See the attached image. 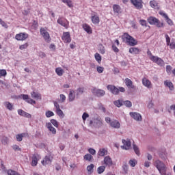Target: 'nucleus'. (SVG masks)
<instances>
[{
  "mask_svg": "<svg viewBox=\"0 0 175 175\" xmlns=\"http://www.w3.org/2000/svg\"><path fill=\"white\" fill-rule=\"evenodd\" d=\"M122 39L123 42L127 43L129 46H136L137 44V40L134 39V38L129 35L128 33H124L122 36Z\"/></svg>",
  "mask_w": 175,
  "mask_h": 175,
  "instance_id": "nucleus-1",
  "label": "nucleus"
},
{
  "mask_svg": "<svg viewBox=\"0 0 175 175\" xmlns=\"http://www.w3.org/2000/svg\"><path fill=\"white\" fill-rule=\"evenodd\" d=\"M154 166L159 170L161 175H166V170H167V168L163 162L160 160H157L154 162Z\"/></svg>",
  "mask_w": 175,
  "mask_h": 175,
  "instance_id": "nucleus-2",
  "label": "nucleus"
},
{
  "mask_svg": "<svg viewBox=\"0 0 175 175\" xmlns=\"http://www.w3.org/2000/svg\"><path fill=\"white\" fill-rule=\"evenodd\" d=\"M107 88L113 95H118L120 92H125V88L124 87L117 88L114 85H108Z\"/></svg>",
  "mask_w": 175,
  "mask_h": 175,
  "instance_id": "nucleus-3",
  "label": "nucleus"
},
{
  "mask_svg": "<svg viewBox=\"0 0 175 175\" xmlns=\"http://www.w3.org/2000/svg\"><path fill=\"white\" fill-rule=\"evenodd\" d=\"M148 23L150 24V25H156L157 28H163L165 27V24L159 21V19L154 17L150 16L148 18Z\"/></svg>",
  "mask_w": 175,
  "mask_h": 175,
  "instance_id": "nucleus-4",
  "label": "nucleus"
},
{
  "mask_svg": "<svg viewBox=\"0 0 175 175\" xmlns=\"http://www.w3.org/2000/svg\"><path fill=\"white\" fill-rule=\"evenodd\" d=\"M105 122H107V124H109L110 126H111V128H113L114 129H120L121 128V124L120 123V122H118V120H111V118H110L109 117L105 118Z\"/></svg>",
  "mask_w": 175,
  "mask_h": 175,
  "instance_id": "nucleus-5",
  "label": "nucleus"
},
{
  "mask_svg": "<svg viewBox=\"0 0 175 175\" xmlns=\"http://www.w3.org/2000/svg\"><path fill=\"white\" fill-rule=\"evenodd\" d=\"M40 32L42 38H44V40H45V42H46V43H50V42H51V38H50V33H48L47 30H46L43 27H41L40 29Z\"/></svg>",
  "mask_w": 175,
  "mask_h": 175,
  "instance_id": "nucleus-6",
  "label": "nucleus"
},
{
  "mask_svg": "<svg viewBox=\"0 0 175 175\" xmlns=\"http://www.w3.org/2000/svg\"><path fill=\"white\" fill-rule=\"evenodd\" d=\"M130 1L131 5H133L138 10L143 9V0H130Z\"/></svg>",
  "mask_w": 175,
  "mask_h": 175,
  "instance_id": "nucleus-7",
  "label": "nucleus"
},
{
  "mask_svg": "<svg viewBox=\"0 0 175 175\" xmlns=\"http://www.w3.org/2000/svg\"><path fill=\"white\" fill-rule=\"evenodd\" d=\"M150 61H152V62H154V64L159 65V66H162L163 64H165L163 59H162L161 57H158V56H152L150 57Z\"/></svg>",
  "mask_w": 175,
  "mask_h": 175,
  "instance_id": "nucleus-8",
  "label": "nucleus"
},
{
  "mask_svg": "<svg viewBox=\"0 0 175 175\" xmlns=\"http://www.w3.org/2000/svg\"><path fill=\"white\" fill-rule=\"evenodd\" d=\"M28 36L29 35L27 33H19L18 34H16L15 39L20 42H24V40L28 39Z\"/></svg>",
  "mask_w": 175,
  "mask_h": 175,
  "instance_id": "nucleus-9",
  "label": "nucleus"
},
{
  "mask_svg": "<svg viewBox=\"0 0 175 175\" xmlns=\"http://www.w3.org/2000/svg\"><path fill=\"white\" fill-rule=\"evenodd\" d=\"M62 40L64 43H70L72 42V38L70 37V33L69 31L64 32L62 36Z\"/></svg>",
  "mask_w": 175,
  "mask_h": 175,
  "instance_id": "nucleus-10",
  "label": "nucleus"
},
{
  "mask_svg": "<svg viewBox=\"0 0 175 175\" xmlns=\"http://www.w3.org/2000/svg\"><path fill=\"white\" fill-rule=\"evenodd\" d=\"M122 143H123V146H121V148H122V150H130L131 147L132 146V142H131V139H122Z\"/></svg>",
  "mask_w": 175,
  "mask_h": 175,
  "instance_id": "nucleus-11",
  "label": "nucleus"
},
{
  "mask_svg": "<svg viewBox=\"0 0 175 175\" xmlns=\"http://www.w3.org/2000/svg\"><path fill=\"white\" fill-rule=\"evenodd\" d=\"M51 162H53V157L51 155L45 156L43 160L41 161L42 165L43 166H46L47 165H51Z\"/></svg>",
  "mask_w": 175,
  "mask_h": 175,
  "instance_id": "nucleus-12",
  "label": "nucleus"
},
{
  "mask_svg": "<svg viewBox=\"0 0 175 175\" xmlns=\"http://www.w3.org/2000/svg\"><path fill=\"white\" fill-rule=\"evenodd\" d=\"M57 24H59V25H62V27H64V28L68 29V25H69V22H68V20H66L64 17H59L57 19Z\"/></svg>",
  "mask_w": 175,
  "mask_h": 175,
  "instance_id": "nucleus-13",
  "label": "nucleus"
},
{
  "mask_svg": "<svg viewBox=\"0 0 175 175\" xmlns=\"http://www.w3.org/2000/svg\"><path fill=\"white\" fill-rule=\"evenodd\" d=\"M21 96H22L23 100H26L27 103H29L30 105H36V101L32 98H29L28 94H21Z\"/></svg>",
  "mask_w": 175,
  "mask_h": 175,
  "instance_id": "nucleus-14",
  "label": "nucleus"
},
{
  "mask_svg": "<svg viewBox=\"0 0 175 175\" xmlns=\"http://www.w3.org/2000/svg\"><path fill=\"white\" fill-rule=\"evenodd\" d=\"M92 92L96 95V96H103L105 94V90L100 89L93 88Z\"/></svg>",
  "mask_w": 175,
  "mask_h": 175,
  "instance_id": "nucleus-15",
  "label": "nucleus"
},
{
  "mask_svg": "<svg viewBox=\"0 0 175 175\" xmlns=\"http://www.w3.org/2000/svg\"><path fill=\"white\" fill-rule=\"evenodd\" d=\"M142 84L144 85V87H146V88H152V83L146 77L142 79Z\"/></svg>",
  "mask_w": 175,
  "mask_h": 175,
  "instance_id": "nucleus-16",
  "label": "nucleus"
},
{
  "mask_svg": "<svg viewBox=\"0 0 175 175\" xmlns=\"http://www.w3.org/2000/svg\"><path fill=\"white\" fill-rule=\"evenodd\" d=\"M40 155L38 154H33L32 157L31 166H36L38 165V161L40 159Z\"/></svg>",
  "mask_w": 175,
  "mask_h": 175,
  "instance_id": "nucleus-17",
  "label": "nucleus"
},
{
  "mask_svg": "<svg viewBox=\"0 0 175 175\" xmlns=\"http://www.w3.org/2000/svg\"><path fill=\"white\" fill-rule=\"evenodd\" d=\"M124 83L126 87H128V88H131L132 90H135V85H133V82L129 78H126L124 79Z\"/></svg>",
  "mask_w": 175,
  "mask_h": 175,
  "instance_id": "nucleus-18",
  "label": "nucleus"
},
{
  "mask_svg": "<svg viewBox=\"0 0 175 175\" xmlns=\"http://www.w3.org/2000/svg\"><path fill=\"white\" fill-rule=\"evenodd\" d=\"M131 117L135 120V121H142V115L140 113L136 112H131L130 113Z\"/></svg>",
  "mask_w": 175,
  "mask_h": 175,
  "instance_id": "nucleus-19",
  "label": "nucleus"
},
{
  "mask_svg": "<svg viewBox=\"0 0 175 175\" xmlns=\"http://www.w3.org/2000/svg\"><path fill=\"white\" fill-rule=\"evenodd\" d=\"M46 126L50 132H51L52 135H56L57 133V129L53 126V124H51L50 122L46 123Z\"/></svg>",
  "mask_w": 175,
  "mask_h": 175,
  "instance_id": "nucleus-20",
  "label": "nucleus"
},
{
  "mask_svg": "<svg viewBox=\"0 0 175 175\" xmlns=\"http://www.w3.org/2000/svg\"><path fill=\"white\" fill-rule=\"evenodd\" d=\"M104 163L106 166H111L113 165V160L109 156H106L104 158Z\"/></svg>",
  "mask_w": 175,
  "mask_h": 175,
  "instance_id": "nucleus-21",
  "label": "nucleus"
},
{
  "mask_svg": "<svg viewBox=\"0 0 175 175\" xmlns=\"http://www.w3.org/2000/svg\"><path fill=\"white\" fill-rule=\"evenodd\" d=\"M91 20L92 23L94 25H98L99 23H100V19H99V16L97 15H93L91 16Z\"/></svg>",
  "mask_w": 175,
  "mask_h": 175,
  "instance_id": "nucleus-22",
  "label": "nucleus"
},
{
  "mask_svg": "<svg viewBox=\"0 0 175 175\" xmlns=\"http://www.w3.org/2000/svg\"><path fill=\"white\" fill-rule=\"evenodd\" d=\"M82 27L83 28L84 31L87 32V33L91 34L92 33V29L91 28V26H90L87 23H84L82 25Z\"/></svg>",
  "mask_w": 175,
  "mask_h": 175,
  "instance_id": "nucleus-23",
  "label": "nucleus"
},
{
  "mask_svg": "<svg viewBox=\"0 0 175 175\" xmlns=\"http://www.w3.org/2000/svg\"><path fill=\"white\" fill-rule=\"evenodd\" d=\"M76 98V94H75V90H70V93L68 95V99L70 102H73L75 100V98Z\"/></svg>",
  "mask_w": 175,
  "mask_h": 175,
  "instance_id": "nucleus-24",
  "label": "nucleus"
},
{
  "mask_svg": "<svg viewBox=\"0 0 175 175\" xmlns=\"http://www.w3.org/2000/svg\"><path fill=\"white\" fill-rule=\"evenodd\" d=\"M113 10L115 13H117V14H120V13H121V6L118 4H114L113 5Z\"/></svg>",
  "mask_w": 175,
  "mask_h": 175,
  "instance_id": "nucleus-25",
  "label": "nucleus"
},
{
  "mask_svg": "<svg viewBox=\"0 0 175 175\" xmlns=\"http://www.w3.org/2000/svg\"><path fill=\"white\" fill-rule=\"evenodd\" d=\"M31 95V98H33L34 99H40V100L42 99V95L36 92H32Z\"/></svg>",
  "mask_w": 175,
  "mask_h": 175,
  "instance_id": "nucleus-26",
  "label": "nucleus"
},
{
  "mask_svg": "<svg viewBox=\"0 0 175 175\" xmlns=\"http://www.w3.org/2000/svg\"><path fill=\"white\" fill-rule=\"evenodd\" d=\"M164 85L165 87H168V88L170 90V91H173V90H174V85H173V83H172L169 81H165L164 82Z\"/></svg>",
  "mask_w": 175,
  "mask_h": 175,
  "instance_id": "nucleus-27",
  "label": "nucleus"
},
{
  "mask_svg": "<svg viewBox=\"0 0 175 175\" xmlns=\"http://www.w3.org/2000/svg\"><path fill=\"white\" fill-rule=\"evenodd\" d=\"M129 53L131 54H139L140 53V50L137 47H133L129 49Z\"/></svg>",
  "mask_w": 175,
  "mask_h": 175,
  "instance_id": "nucleus-28",
  "label": "nucleus"
},
{
  "mask_svg": "<svg viewBox=\"0 0 175 175\" xmlns=\"http://www.w3.org/2000/svg\"><path fill=\"white\" fill-rule=\"evenodd\" d=\"M98 154L99 157H105V155H107V150L105 148H100Z\"/></svg>",
  "mask_w": 175,
  "mask_h": 175,
  "instance_id": "nucleus-29",
  "label": "nucleus"
},
{
  "mask_svg": "<svg viewBox=\"0 0 175 175\" xmlns=\"http://www.w3.org/2000/svg\"><path fill=\"white\" fill-rule=\"evenodd\" d=\"M83 159H85V161H88V162H92V161H94V157H92L91 154H86L83 157Z\"/></svg>",
  "mask_w": 175,
  "mask_h": 175,
  "instance_id": "nucleus-30",
  "label": "nucleus"
},
{
  "mask_svg": "<svg viewBox=\"0 0 175 175\" xmlns=\"http://www.w3.org/2000/svg\"><path fill=\"white\" fill-rule=\"evenodd\" d=\"M55 73L57 75V76H63L64 72L62 68L58 67L55 68Z\"/></svg>",
  "mask_w": 175,
  "mask_h": 175,
  "instance_id": "nucleus-31",
  "label": "nucleus"
},
{
  "mask_svg": "<svg viewBox=\"0 0 175 175\" xmlns=\"http://www.w3.org/2000/svg\"><path fill=\"white\" fill-rule=\"evenodd\" d=\"M94 58L98 64H100V62H102V56H100V54L98 53H95Z\"/></svg>",
  "mask_w": 175,
  "mask_h": 175,
  "instance_id": "nucleus-32",
  "label": "nucleus"
},
{
  "mask_svg": "<svg viewBox=\"0 0 175 175\" xmlns=\"http://www.w3.org/2000/svg\"><path fill=\"white\" fill-rule=\"evenodd\" d=\"M62 2H63V3H66L68 8H73V3L71 0H62Z\"/></svg>",
  "mask_w": 175,
  "mask_h": 175,
  "instance_id": "nucleus-33",
  "label": "nucleus"
},
{
  "mask_svg": "<svg viewBox=\"0 0 175 175\" xmlns=\"http://www.w3.org/2000/svg\"><path fill=\"white\" fill-rule=\"evenodd\" d=\"M4 105L8 110H10V111L13 110V105L10 102L6 101L4 103Z\"/></svg>",
  "mask_w": 175,
  "mask_h": 175,
  "instance_id": "nucleus-34",
  "label": "nucleus"
},
{
  "mask_svg": "<svg viewBox=\"0 0 175 175\" xmlns=\"http://www.w3.org/2000/svg\"><path fill=\"white\" fill-rule=\"evenodd\" d=\"M94 167H95L94 164H90V165L87 166V170L90 174H91V173H94Z\"/></svg>",
  "mask_w": 175,
  "mask_h": 175,
  "instance_id": "nucleus-35",
  "label": "nucleus"
},
{
  "mask_svg": "<svg viewBox=\"0 0 175 175\" xmlns=\"http://www.w3.org/2000/svg\"><path fill=\"white\" fill-rule=\"evenodd\" d=\"M129 165L131 166V167H135L136 165H137V160L133 159L129 161Z\"/></svg>",
  "mask_w": 175,
  "mask_h": 175,
  "instance_id": "nucleus-36",
  "label": "nucleus"
},
{
  "mask_svg": "<svg viewBox=\"0 0 175 175\" xmlns=\"http://www.w3.org/2000/svg\"><path fill=\"white\" fill-rule=\"evenodd\" d=\"M113 105L116 106V107H121L123 105V101L122 100H118L113 102Z\"/></svg>",
  "mask_w": 175,
  "mask_h": 175,
  "instance_id": "nucleus-37",
  "label": "nucleus"
},
{
  "mask_svg": "<svg viewBox=\"0 0 175 175\" xmlns=\"http://www.w3.org/2000/svg\"><path fill=\"white\" fill-rule=\"evenodd\" d=\"M150 6L155 9V8H158V3L155 0H152L150 1Z\"/></svg>",
  "mask_w": 175,
  "mask_h": 175,
  "instance_id": "nucleus-38",
  "label": "nucleus"
},
{
  "mask_svg": "<svg viewBox=\"0 0 175 175\" xmlns=\"http://www.w3.org/2000/svg\"><path fill=\"white\" fill-rule=\"evenodd\" d=\"M133 150H134L136 155L139 157L140 156V150H139V147H137V146H136L135 144H133Z\"/></svg>",
  "mask_w": 175,
  "mask_h": 175,
  "instance_id": "nucleus-39",
  "label": "nucleus"
},
{
  "mask_svg": "<svg viewBox=\"0 0 175 175\" xmlns=\"http://www.w3.org/2000/svg\"><path fill=\"white\" fill-rule=\"evenodd\" d=\"M56 113L60 118H64L65 117V114H64V111L61 109L56 110Z\"/></svg>",
  "mask_w": 175,
  "mask_h": 175,
  "instance_id": "nucleus-40",
  "label": "nucleus"
},
{
  "mask_svg": "<svg viewBox=\"0 0 175 175\" xmlns=\"http://www.w3.org/2000/svg\"><path fill=\"white\" fill-rule=\"evenodd\" d=\"M106 169V167L102 165L98 167L97 169V172L98 173V174H102V173H103V172H105Z\"/></svg>",
  "mask_w": 175,
  "mask_h": 175,
  "instance_id": "nucleus-41",
  "label": "nucleus"
},
{
  "mask_svg": "<svg viewBox=\"0 0 175 175\" xmlns=\"http://www.w3.org/2000/svg\"><path fill=\"white\" fill-rule=\"evenodd\" d=\"M82 94H84V88H79L77 90V96H79V95H82Z\"/></svg>",
  "mask_w": 175,
  "mask_h": 175,
  "instance_id": "nucleus-42",
  "label": "nucleus"
},
{
  "mask_svg": "<svg viewBox=\"0 0 175 175\" xmlns=\"http://www.w3.org/2000/svg\"><path fill=\"white\" fill-rule=\"evenodd\" d=\"M45 116L47 118H50V117H54V112L51 111H47L45 113Z\"/></svg>",
  "mask_w": 175,
  "mask_h": 175,
  "instance_id": "nucleus-43",
  "label": "nucleus"
},
{
  "mask_svg": "<svg viewBox=\"0 0 175 175\" xmlns=\"http://www.w3.org/2000/svg\"><path fill=\"white\" fill-rule=\"evenodd\" d=\"M139 24H140V25H142V27H148L147 21H146L144 19L139 20Z\"/></svg>",
  "mask_w": 175,
  "mask_h": 175,
  "instance_id": "nucleus-44",
  "label": "nucleus"
},
{
  "mask_svg": "<svg viewBox=\"0 0 175 175\" xmlns=\"http://www.w3.org/2000/svg\"><path fill=\"white\" fill-rule=\"evenodd\" d=\"M51 124H53L55 126V128H58V126H59L58 121H57L55 119H51Z\"/></svg>",
  "mask_w": 175,
  "mask_h": 175,
  "instance_id": "nucleus-45",
  "label": "nucleus"
},
{
  "mask_svg": "<svg viewBox=\"0 0 175 175\" xmlns=\"http://www.w3.org/2000/svg\"><path fill=\"white\" fill-rule=\"evenodd\" d=\"M6 75H8V72H6V70H1L0 69V79L1 77H5V76H6Z\"/></svg>",
  "mask_w": 175,
  "mask_h": 175,
  "instance_id": "nucleus-46",
  "label": "nucleus"
},
{
  "mask_svg": "<svg viewBox=\"0 0 175 175\" xmlns=\"http://www.w3.org/2000/svg\"><path fill=\"white\" fill-rule=\"evenodd\" d=\"M123 105H124L126 107H132V102L129 100H126L123 102Z\"/></svg>",
  "mask_w": 175,
  "mask_h": 175,
  "instance_id": "nucleus-47",
  "label": "nucleus"
},
{
  "mask_svg": "<svg viewBox=\"0 0 175 175\" xmlns=\"http://www.w3.org/2000/svg\"><path fill=\"white\" fill-rule=\"evenodd\" d=\"M28 46H29V44H28L27 42H26V43H25V44L21 45V46H19V49H20L21 50H25V49H28Z\"/></svg>",
  "mask_w": 175,
  "mask_h": 175,
  "instance_id": "nucleus-48",
  "label": "nucleus"
},
{
  "mask_svg": "<svg viewBox=\"0 0 175 175\" xmlns=\"http://www.w3.org/2000/svg\"><path fill=\"white\" fill-rule=\"evenodd\" d=\"M98 73H103V71L105 70V68L103 66H98L96 67Z\"/></svg>",
  "mask_w": 175,
  "mask_h": 175,
  "instance_id": "nucleus-49",
  "label": "nucleus"
},
{
  "mask_svg": "<svg viewBox=\"0 0 175 175\" xmlns=\"http://www.w3.org/2000/svg\"><path fill=\"white\" fill-rule=\"evenodd\" d=\"M172 66L168 65L166 66V72H167V75L172 74Z\"/></svg>",
  "mask_w": 175,
  "mask_h": 175,
  "instance_id": "nucleus-50",
  "label": "nucleus"
},
{
  "mask_svg": "<svg viewBox=\"0 0 175 175\" xmlns=\"http://www.w3.org/2000/svg\"><path fill=\"white\" fill-rule=\"evenodd\" d=\"M165 21L167 22V23L168 25L172 26V25H174V23H173V21H172V19H170V18H169V16L167 17V18L165 19Z\"/></svg>",
  "mask_w": 175,
  "mask_h": 175,
  "instance_id": "nucleus-51",
  "label": "nucleus"
},
{
  "mask_svg": "<svg viewBox=\"0 0 175 175\" xmlns=\"http://www.w3.org/2000/svg\"><path fill=\"white\" fill-rule=\"evenodd\" d=\"M165 38L166 40V45L169 46V44H170V37H169V35L165 34Z\"/></svg>",
  "mask_w": 175,
  "mask_h": 175,
  "instance_id": "nucleus-52",
  "label": "nucleus"
},
{
  "mask_svg": "<svg viewBox=\"0 0 175 175\" xmlns=\"http://www.w3.org/2000/svg\"><path fill=\"white\" fill-rule=\"evenodd\" d=\"M112 50L114 53H120V49H118L116 44H112Z\"/></svg>",
  "mask_w": 175,
  "mask_h": 175,
  "instance_id": "nucleus-53",
  "label": "nucleus"
},
{
  "mask_svg": "<svg viewBox=\"0 0 175 175\" xmlns=\"http://www.w3.org/2000/svg\"><path fill=\"white\" fill-rule=\"evenodd\" d=\"M88 117H90V115L88 113L84 112L83 116H82L83 121H85V120H87V118H88Z\"/></svg>",
  "mask_w": 175,
  "mask_h": 175,
  "instance_id": "nucleus-54",
  "label": "nucleus"
},
{
  "mask_svg": "<svg viewBox=\"0 0 175 175\" xmlns=\"http://www.w3.org/2000/svg\"><path fill=\"white\" fill-rule=\"evenodd\" d=\"M98 51L100 54H105V46H103V45H100Z\"/></svg>",
  "mask_w": 175,
  "mask_h": 175,
  "instance_id": "nucleus-55",
  "label": "nucleus"
},
{
  "mask_svg": "<svg viewBox=\"0 0 175 175\" xmlns=\"http://www.w3.org/2000/svg\"><path fill=\"white\" fill-rule=\"evenodd\" d=\"M88 152H90V154H91L92 155H95V154H96V150H95V149L94 148H89Z\"/></svg>",
  "mask_w": 175,
  "mask_h": 175,
  "instance_id": "nucleus-56",
  "label": "nucleus"
},
{
  "mask_svg": "<svg viewBox=\"0 0 175 175\" xmlns=\"http://www.w3.org/2000/svg\"><path fill=\"white\" fill-rule=\"evenodd\" d=\"M17 142H23V135L21 134H18L16 136Z\"/></svg>",
  "mask_w": 175,
  "mask_h": 175,
  "instance_id": "nucleus-57",
  "label": "nucleus"
},
{
  "mask_svg": "<svg viewBox=\"0 0 175 175\" xmlns=\"http://www.w3.org/2000/svg\"><path fill=\"white\" fill-rule=\"evenodd\" d=\"M53 105H54V107H55L56 110L61 109V108L59 107V104H58V102L54 101Z\"/></svg>",
  "mask_w": 175,
  "mask_h": 175,
  "instance_id": "nucleus-58",
  "label": "nucleus"
},
{
  "mask_svg": "<svg viewBox=\"0 0 175 175\" xmlns=\"http://www.w3.org/2000/svg\"><path fill=\"white\" fill-rule=\"evenodd\" d=\"M168 46H170V49L171 50H174L175 49V42H170V44H168Z\"/></svg>",
  "mask_w": 175,
  "mask_h": 175,
  "instance_id": "nucleus-59",
  "label": "nucleus"
},
{
  "mask_svg": "<svg viewBox=\"0 0 175 175\" xmlns=\"http://www.w3.org/2000/svg\"><path fill=\"white\" fill-rule=\"evenodd\" d=\"M18 114H19V116H22V117H24V115L25 114V111L23 109H18Z\"/></svg>",
  "mask_w": 175,
  "mask_h": 175,
  "instance_id": "nucleus-60",
  "label": "nucleus"
},
{
  "mask_svg": "<svg viewBox=\"0 0 175 175\" xmlns=\"http://www.w3.org/2000/svg\"><path fill=\"white\" fill-rule=\"evenodd\" d=\"M159 14H160V16H162V17H164L165 19L167 18V14L162 11L159 12Z\"/></svg>",
  "mask_w": 175,
  "mask_h": 175,
  "instance_id": "nucleus-61",
  "label": "nucleus"
},
{
  "mask_svg": "<svg viewBox=\"0 0 175 175\" xmlns=\"http://www.w3.org/2000/svg\"><path fill=\"white\" fill-rule=\"evenodd\" d=\"M13 150H14V151H21V149L20 148V147L18 145H14L12 146Z\"/></svg>",
  "mask_w": 175,
  "mask_h": 175,
  "instance_id": "nucleus-62",
  "label": "nucleus"
},
{
  "mask_svg": "<svg viewBox=\"0 0 175 175\" xmlns=\"http://www.w3.org/2000/svg\"><path fill=\"white\" fill-rule=\"evenodd\" d=\"M23 117H25L26 118H32V115L29 113L25 112V115H23Z\"/></svg>",
  "mask_w": 175,
  "mask_h": 175,
  "instance_id": "nucleus-63",
  "label": "nucleus"
},
{
  "mask_svg": "<svg viewBox=\"0 0 175 175\" xmlns=\"http://www.w3.org/2000/svg\"><path fill=\"white\" fill-rule=\"evenodd\" d=\"M1 25H2V27H4V28H8V24H6V23L3 21H2L0 23Z\"/></svg>",
  "mask_w": 175,
  "mask_h": 175,
  "instance_id": "nucleus-64",
  "label": "nucleus"
}]
</instances>
